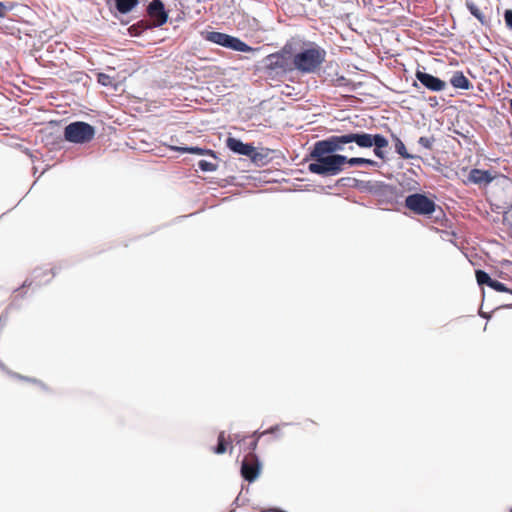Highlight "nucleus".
Returning <instances> with one entry per match:
<instances>
[{
    "mask_svg": "<svg viewBox=\"0 0 512 512\" xmlns=\"http://www.w3.org/2000/svg\"><path fill=\"white\" fill-rule=\"evenodd\" d=\"M0 368L4 371L7 372V374H9L10 376L14 377V378H17V379H20V380H24V381H27V382H31V383H34V384H37L39 385L43 390H47V386L41 381V380H38L36 378H32V377H28V376H23L19 373H16V372H12L10 370H8L6 368V366L0 362Z\"/></svg>",
    "mask_w": 512,
    "mask_h": 512,
    "instance_id": "f3484780",
    "label": "nucleus"
},
{
    "mask_svg": "<svg viewBox=\"0 0 512 512\" xmlns=\"http://www.w3.org/2000/svg\"><path fill=\"white\" fill-rule=\"evenodd\" d=\"M260 472V464L258 459L250 453L242 462L241 474L243 478L249 482L254 481Z\"/></svg>",
    "mask_w": 512,
    "mask_h": 512,
    "instance_id": "1a4fd4ad",
    "label": "nucleus"
},
{
    "mask_svg": "<svg viewBox=\"0 0 512 512\" xmlns=\"http://www.w3.org/2000/svg\"><path fill=\"white\" fill-rule=\"evenodd\" d=\"M226 146L232 150L234 153H237L239 155L247 156L250 155V153L253 152V145L251 144H245L241 142L240 140L229 137L226 140Z\"/></svg>",
    "mask_w": 512,
    "mask_h": 512,
    "instance_id": "9b49d317",
    "label": "nucleus"
},
{
    "mask_svg": "<svg viewBox=\"0 0 512 512\" xmlns=\"http://www.w3.org/2000/svg\"><path fill=\"white\" fill-rule=\"evenodd\" d=\"M17 4L11 1H0V19L4 18L6 14L12 11Z\"/></svg>",
    "mask_w": 512,
    "mask_h": 512,
    "instance_id": "5701e85b",
    "label": "nucleus"
},
{
    "mask_svg": "<svg viewBox=\"0 0 512 512\" xmlns=\"http://www.w3.org/2000/svg\"><path fill=\"white\" fill-rule=\"evenodd\" d=\"M264 67L268 72L286 74L294 71L293 44L286 43L279 51L264 58Z\"/></svg>",
    "mask_w": 512,
    "mask_h": 512,
    "instance_id": "20e7f679",
    "label": "nucleus"
},
{
    "mask_svg": "<svg viewBox=\"0 0 512 512\" xmlns=\"http://www.w3.org/2000/svg\"><path fill=\"white\" fill-rule=\"evenodd\" d=\"M476 280L479 285H487L491 287V283L493 282V279L483 270H476L475 272Z\"/></svg>",
    "mask_w": 512,
    "mask_h": 512,
    "instance_id": "4be33fe9",
    "label": "nucleus"
},
{
    "mask_svg": "<svg viewBox=\"0 0 512 512\" xmlns=\"http://www.w3.org/2000/svg\"><path fill=\"white\" fill-rule=\"evenodd\" d=\"M56 273H57L56 267H53L50 270L36 268L33 270L31 277L24 281L21 288L32 287V286L40 287L43 284L49 283L51 281V279L56 275Z\"/></svg>",
    "mask_w": 512,
    "mask_h": 512,
    "instance_id": "0eeeda50",
    "label": "nucleus"
},
{
    "mask_svg": "<svg viewBox=\"0 0 512 512\" xmlns=\"http://www.w3.org/2000/svg\"><path fill=\"white\" fill-rule=\"evenodd\" d=\"M146 14L152 28L163 26L169 19V11L162 0H151L146 7Z\"/></svg>",
    "mask_w": 512,
    "mask_h": 512,
    "instance_id": "423d86ee",
    "label": "nucleus"
},
{
    "mask_svg": "<svg viewBox=\"0 0 512 512\" xmlns=\"http://www.w3.org/2000/svg\"><path fill=\"white\" fill-rule=\"evenodd\" d=\"M114 16L127 15L132 12L140 3V0H107Z\"/></svg>",
    "mask_w": 512,
    "mask_h": 512,
    "instance_id": "9d476101",
    "label": "nucleus"
},
{
    "mask_svg": "<svg viewBox=\"0 0 512 512\" xmlns=\"http://www.w3.org/2000/svg\"><path fill=\"white\" fill-rule=\"evenodd\" d=\"M450 83L454 88L464 90H469L470 88H472V83L461 71H457L452 75Z\"/></svg>",
    "mask_w": 512,
    "mask_h": 512,
    "instance_id": "2eb2a0df",
    "label": "nucleus"
},
{
    "mask_svg": "<svg viewBox=\"0 0 512 512\" xmlns=\"http://www.w3.org/2000/svg\"><path fill=\"white\" fill-rule=\"evenodd\" d=\"M504 21H505L506 27L512 31V9L505 10Z\"/></svg>",
    "mask_w": 512,
    "mask_h": 512,
    "instance_id": "cd10ccee",
    "label": "nucleus"
},
{
    "mask_svg": "<svg viewBox=\"0 0 512 512\" xmlns=\"http://www.w3.org/2000/svg\"><path fill=\"white\" fill-rule=\"evenodd\" d=\"M494 178L489 171L474 168L469 173L468 181L474 184H489Z\"/></svg>",
    "mask_w": 512,
    "mask_h": 512,
    "instance_id": "f8f14e48",
    "label": "nucleus"
},
{
    "mask_svg": "<svg viewBox=\"0 0 512 512\" xmlns=\"http://www.w3.org/2000/svg\"><path fill=\"white\" fill-rule=\"evenodd\" d=\"M466 7L469 12L484 26L490 25V17L481 10L473 1L466 0Z\"/></svg>",
    "mask_w": 512,
    "mask_h": 512,
    "instance_id": "4468645a",
    "label": "nucleus"
},
{
    "mask_svg": "<svg viewBox=\"0 0 512 512\" xmlns=\"http://www.w3.org/2000/svg\"><path fill=\"white\" fill-rule=\"evenodd\" d=\"M226 48L233 49L240 52H252L255 49L248 46L246 43L238 38L226 35Z\"/></svg>",
    "mask_w": 512,
    "mask_h": 512,
    "instance_id": "dca6fc26",
    "label": "nucleus"
},
{
    "mask_svg": "<svg viewBox=\"0 0 512 512\" xmlns=\"http://www.w3.org/2000/svg\"><path fill=\"white\" fill-rule=\"evenodd\" d=\"M418 143L426 149H432L433 139L428 137H420Z\"/></svg>",
    "mask_w": 512,
    "mask_h": 512,
    "instance_id": "c85d7f7f",
    "label": "nucleus"
},
{
    "mask_svg": "<svg viewBox=\"0 0 512 512\" xmlns=\"http://www.w3.org/2000/svg\"><path fill=\"white\" fill-rule=\"evenodd\" d=\"M490 288L494 289L497 292H511L512 293V291L509 288H507L504 283L497 281V280H493Z\"/></svg>",
    "mask_w": 512,
    "mask_h": 512,
    "instance_id": "a878e982",
    "label": "nucleus"
},
{
    "mask_svg": "<svg viewBox=\"0 0 512 512\" xmlns=\"http://www.w3.org/2000/svg\"><path fill=\"white\" fill-rule=\"evenodd\" d=\"M415 77L426 89L432 92L443 91L447 86L446 82L440 78L420 70L416 71Z\"/></svg>",
    "mask_w": 512,
    "mask_h": 512,
    "instance_id": "6e6552de",
    "label": "nucleus"
},
{
    "mask_svg": "<svg viewBox=\"0 0 512 512\" xmlns=\"http://www.w3.org/2000/svg\"><path fill=\"white\" fill-rule=\"evenodd\" d=\"M197 167L199 170L203 171V172H211V171H215L217 169V161H216V158L212 161L210 160H205V159H201L197 162Z\"/></svg>",
    "mask_w": 512,
    "mask_h": 512,
    "instance_id": "aec40b11",
    "label": "nucleus"
},
{
    "mask_svg": "<svg viewBox=\"0 0 512 512\" xmlns=\"http://www.w3.org/2000/svg\"><path fill=\"white\" fill-rule=\"evenodd\" d=\"M95 135V126L84 121H73L64 127L63 138H58L53 144L61 148V143L65 140L72 144L84 145L90 143Z\"/></svg>",
    "mask_w": 512,
    "mask_h": 512,
    "instance_id": "7ed1b4c3",
    "label": "nucleus"
},
{
    "mask_svg": "<svg viewBox=\"0 0 512 512\" xmlns=\"http://www.w3.org/2000/svg\"><path fill=\"white\" fill-rule=\"evenodd\" d=\"M22 297H23V295H21V294L16 295L14 300L9 304V306L4 311H7V313L9 314V311L12 309H16V310L20 309L21 304L19 303L18 298H22Z\"/></svg>",
    "mask_w": 512,
    "mask_h": 512,
    "instance_id": "bb28decb",
    "label": "nucleus"
},
{
    "mask_svg": "<svg viewBox=\"0 0 512 512\" xmlns=\"http://www.w3.org/2000/svg\"><path fill=\"white\" fill-rule=\"evenodd\" d=\"M248 157L251 159L252 162L259 164L263 163L264 159L267 157V154L256 151L255 147L253 146V152L250 153Z\"/></svg>",
    "mask_w": 512,
    "mask_h": 512,
    "instance_id": "393cba45",
    "label": "nucleus"
},
{
    "mask_svg": "<svg viewBox=\"0 0 512 512\" xmlns=\"http://www.w3.org/2000/svg\"><path fill=\"white\" fill-rule=\"evenodd\" d=\"M355 143L360 148H371L374 146V154L379 159L385 158L384 149L388 147V140L381 134H369L365 132L347 133L343 135H332L327 139L314 143L310 152V158L314 160L308 165V170L321 176H334L343 170L345 164L350 166L369 165L376 166L377 162L367 158H347L338 151H353L352 145L345 148L347 144Z\"/></svg>",
    "mask_w": 512,
    "mask_h": 512,
    "instance_id": "f257e3e1",
    "label": "nucleus"
},
{
    "mask_svg": "<svg viewBox=\"0 0 512 512\" xmlns=\"http://www.w3.org/2000/svg\"><path fill=\"white\" fill-rule=\"evenodd\" d=\"M405 207L416 215L430 216L435 212L437 205L425 194L414 193L406 197Z\"/></svg>",
    "mask_w": 512,
    "mask_h": 512,
    "instance_id": "39448f33",
    "label": "nucleus"
},
{
    "mask_svg": "<svg viewBox=\"0 0 512 512\" xmlns=\"http://www.w3.org/2000/svg\"><path fill=\"white\" fill-rule=\"evenodd\" d=\"M395 139V150L396 152L404 159H413L414 156L407 152L405 144L398 137H394Z\"/></svg>",
    "mask_w": 512,
    "mask_h": 512,
    "instance_id": "412c9836",
    "label": "nucleus"
},
{
    "mask_svg": "<svg viewBox=\"0 0 512 512\" xmlns=\"http://www.w3.org/2000/svg\"><path fill=\"white\" fill-rule=\"evenodd\" d=\"M202 36L206 41L224 47V32L203 31Z\"/></svg>",
    "mask_w": 512,
    "mask_h": 512,
    "instance_id": "a211bd4d",
    "label": "nucleus"
},
{
    "mask_svg": "<svg viewBox=\"0 0 512 512\" xmlns=\"http://www.w3.org/2000/svg\"><path fill=\"white\" fill-rule=\"evenodd\" d=\"M169 148L171 150L179 152L181 154L189 153V154H196V155H200V156L209 154L212 158H214V159L216 158V155L212 150L206 149V148H201L198 146H172V145H169Z\"/></svg>",
    "mask_w": 512,
    "mask_h": 512,
    "instance_id": "ddd939ff",
    "label": "nucleus"
},
{
    "mask_svg": "<svg viewBox=\"0 0 512 512\" xmlns=\"http://www.w3.org/2000/svg\"><path fill=\"white\" fill-rule=\"evenodd\" d=\"M97 82L104 87L114 88L115 90L117 89V84H115L114 78L106 73H97Z\"/></svg>",
    "mask_w": 512,
    "mask_h": 512,
    "instance_id": "6ab92c4d",
    "label": "nucleus"
},
{
    "mask_svg": "<svg viewBox=\"0 0 512 512\" xmlns=\"http://www.w3.org/2000/svg\"><path fill=\"white\" fill-rule=\"evenodd\" d=\"M215 454H224V431L218 434L217 444L212 448Z\"/></svg>",
    "mask_w": 512,
    "mask_h": 512,
    "instance_id": "b1692460",
    "label": "nucleus"
},
{
    "mask_svg": "<svg viewBox=\"0 0 512 512\" xmlns=\"http://www.w3.org/2000/svg\"><path fill=\"white\" fill-rule=\"evenodd\" d=\"M258 444V440L257 439H254L251 443H250V446L253 450H255L256 446Z\"/></svg>",
    "mask_w": 512,
    "mask_h": 512,
    "instance_id": "c756f323",
    "label": "nucleus"
},
{
    "mask_svg": "<svg viewBox=\"0 0 512 512\" xmlns=\"http://www.w3.org/2000/svg\"><path fill=\"white\" fill-rule=\"evenodd\" d=\"M326 60V51L319 45L310 42L296 51L293 48L294 70L302 74L317 72Z\"/></svg>",
    "mask_w": 512,
    "mask_h": 512,
    "instance_id": "f03ea898",
    "label": "nucleus"
}]
</instances>
